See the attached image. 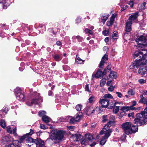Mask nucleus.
Segmentation results:
<instances>
[{"label": "nucleus", "mask_w": 147, "mask_h": 147, "mask_svg": "<svg viewBox=\"0 0 147 147\" xmlns=\"http://www.w3.org/2000/svg\"><path fill=\"white\" fill-rule=\"evenodd\" d=\"M133 59H136L133 65L134 67L146 64L147 63V51L142 50L135 51L133 55Z\"/></svg>", "instance_id": "f257e3e1"}, {"label": "nucleus", "mask_w": 147, "mask_h": 147, "mask_svg": "<svg viewBox=\"0 0 147 147\" xmlns=\"http://www.w3.org/2000/svg\"><path fill=\"white\" fill-rule=\"evenodd\" d=\"M144 111L141 113H138L136 115V117L134 119L135 123L138 125H142L147 123V107Z\"/></svg>", "instance_id": "f03ea898"}, {"label": "nucleus", "mask_w": 147, "mask_h": 147, "mask_svg": "<svg viewBox=\"0 0 147 147\" xmlns=\"http://www.w3.org/2000/svg\"><path fill=\"white\" fill-rule=\"evenodd\" d=\"M43 100V98L40 96V94L34 92L32 94L31 100L27 101L26 103L28 105L31 106L33 104L38 105L40 102H42Z\"/></svg>", "instance_id": "7ed1b4c3"}, {"label": "nucleus", "mask_w": 147, "mask_h": 147, "mask_svg": "<svg viewBox=\"0 0 147 147\" xmlns=\"http://www.w3.org/2000/svg\"><path fill=\"white\" fill-rule=\"evenodd\" d=\"M65 133L63 131L59 130L57 131L56 130H53L50 134V139L52 140H61L64 137Z\"/></svg>", "instance_id": "20e7f679"}, {"label": "nucleus", "mask_w": 147, "mask_h": 147, "mask_svg": "<svg viewBox=\"0 0 147 147\" xmlns=\"http://www.w3.org/2000/svg\"><path fill=\"white\" fill-rule=\"evenodd\" d=\"M15 94L18 100L24 101L25 100V96L23 92L19 87L16 88L15 90Z\"/></svg>", "instance_id": "39448f33"}, {"label": "nucleus", "mask_w": 147, "mask_h": 147, "mask_svg": "<svg viewBox=\"0 0 147 147\" xmlns=\"http://www.w3.org/2000/svg\"><path fill=\"white\" fill-rule=\"evenodd\" d=\"M131 126V123L129 122H126L123 123L121 125L122 128L123 129L124 133L127 135L129 134L131 131L129 130Z\"/></svg>", "instance_id": "423d86ee"}, {"label": "nucleus", "mask_w": 147, "mask_h": 147, "mask_svg": "<svg viewBox=\"0 0 147 147\" xmlns=\"http://www.w3.org/2000/svg\"><path fill=\"white\" fill-rule=\"evenodd\" d=\"M112 125V124L108 122L107 124L105 125L103 129L100 131V134L102 135L103 134H107L108 132L110 133V135L112 131L111 130L109 129V128L111 125Z\"/></svg>", "instance_id": "0eeeda50"}, {"label": "nucleus", "mask_w": 147, "mask_h": 147, "mask_svg": "<svg viewBox=\"0 0 147 147\" xmlns=\"http://www.w3.org/2000/svg\"><path fill=\"white\" fill-rule=\"evenodd\" d=\"M146 38L144 36L141 35L136 38V41L138 45L144 46L146 45Z\"/></svg>", "instance_id": "6e6552de"}, {"label": "nucleus", "mask_w": 147, "mask_h": 147, "mask_svg": "<svg viewBox=\"0 0 147 147\" xmlns=\"http://www.w3.org/2000/svg\"><path fill=\"white\" fill-rule=\"evenodd\" d=\"M82 115V113L81 112H79L77 113L74 118H72L70 120V123H73L75 121H79L80 120Z\"/></svg>", "instance_id": "1a4fd4ad"}, {"label": "nucleus", "mask_w": 147, "mask_h": 147, "mask_svg": "<svg viewBox=\"0 0 147 147\" xmlns=\"http://www.w3.org/2000/svg\"><path fill=\"white\" fill-rule=\"evenodd\" d=\"M13 140V139L9 135L5 136L2 138V143L5 144L6 142H11Z\"/></svg>", "instance_id": "9d476101"}, {"label": "nucleus", "mask_w": 147, "mask_h": 147, "mask_svg": "<svg viewBox=\"0 0 147 147\" xmlns=\"http://www.w3.org/2000/svg\"><path fill=\"white\" fill-rule=\"evenodd\" d=\"M95 111V109L92 106L87 107L84 109V112L88 115L93 113Z\"/></svg>", "instance_id": "9b49d317"}, {"label": "nucleus", "mask_w": 147, "mask_h": 147, "mask_svg": "<svg viewBox=\"0 0 147 147\" xmlns=\"http://www.w3.org/2000/svg\"><path fill=\"white\" fill-rule=\"evenodd\" d=\"M109 100L105 98L100 99L99 101V103L101 104L102 107L107 108L109 105Z\"/></svg>", "instance_id": "f8f14e48"}, {"label": "nucleus", "mask_w": 147, "mask_h": 147, "mask_svg": "<svg viewBox=\"0 0 147 147\" xmlns=\"http://www.w3.org/2000/svg\"><path fill=\"white\" fill-rule=\"evenodd\" d=\"M118 103V102H112V103L111 104V108H113V113L116 114L118 113L119 110V107L118 106H115V105L117 104Z\"/></svg>", "instance_id": "ddd939ff"}, {"label": "nucleus", "mask_w": 147, "mask_h": 147, "mask_svg": "<svg viewBox=\"0 0 147 147\" xmlns=\"http://www.w3.org/2000/svg\"><path fill=\"white\" fill-rule=\"evenodd\" d=\"M33 130L32 129H30V132L26 135L21 136L19 139L18 141L20 142V143H22L25 138H26V136L28 135L31 136L33 133Z\"/></svg>", "instance_id": "4468645a"}, {"label": "nucleus", "mask_w": 147, "mask_h": 147, "mask_svg": "<svg viewBox=\"0 0 147 147\" xmlns=\"http://www.w3.org/2000/svg\"><path fill=\"white\" fill-rule=\"evenodd\" d=\"M110 136V133L108 132L107 134H105L100 142V144L101 145H104L107 141V138Z\"/></svg>", "instance_id": "2eb2a0df"}, {"label": "nucleus", "mask_w": 147, "mask_h": 147, "mask_svg": "<svg viewBox=\"0 0 147 147\" xmlns=\"http://www.w3.org/2000/svg\"><path fill=\"white\" fill-rule=\"evenodd\" d=\"M108 59V55L106 54L105 55L102 59L99 65V67L100 68H102L103 67L104 64L106 62V61Z\"/></svg>", "instance_id": "dca6fc26"}, {"label": "nucleus", "mask_w": 147, "mask_h": 147, "mask_svg": "<svg viewBox=\"0 0 147 147\" xmlns=\"http://www.w3.org/2000/svg\"><path fill=\"white\" fill-rule=\"evenodd\" d=\"M106 72H103L102 71L100 70H98L95 74H92V76H94L95 78H100L102 77L103 76L105 75Z\"/></svg>", "instance_id": "f3484780"}, {"label": "nucleus", "mask_w": 147, "mask_h": 147, "mask_svg": "<svg viewBox=\"0 0 147 147\" xmlns=\"http://www.w3.org/2000/svg\"><path fill=\"white\" fill-rule=\"evenodd\" d=\"M7 131L9 133L13 134L15 136H16L17 135L16 132V127L14 129H13L10 126H8L7 127Z\"/></svg>", "instance_id": "a211bd4d"}, {"label": "nucleus", "mask_w": 147, "mask_h": 147, "mask_svg": "<svg viewBox=\"0 0 147 147\" xmlns=\"http://www.w3.org/2000/svg\"><path fill=\"white\" fill-rule=\"evenodd\" d=\"M138 16V13L136 12L134 14L131 15L130 16L129 19V21L131 22L132 23V22H135Z\"/></svg>", "instance_id": "6ab92c4d"}, {"label": "nucleus", "mask_w": 147, "mask_h": 147, "mask_svg": "<svg viewBox=\"0 0 147 147\" xmlns=\"http://www.w3.org/2000/svg\"><path fill=\"white\" fill-rule=\"evenodd\" d=\"M34 143L36 145H39L40 147H44L45 145V142L44 141H42L41 139H35Z\"/></svg>", "instance_id": "aec40b11"}, {"label": "nucleus", "mask_w": 147, "mask_h": 147, "mask_svg": "<svg viewBox=\"0 0 147 147\" xmlns=\"http://www.w3.org/2000/svg\"><path fill=\"white\" fill-rule=\"evenodd\" d=\"M132 23L131 22L127 21L126 22L125 26V31L127 32H129L131 30V27Z\"/></svg>", "instance_id": "412c9836"}, {"label": "nucleus", "mask_w": 147, "mask_h": 147, "mask_svg": "<svg viewBox=\"0 0 147 147\" xmlns=\"http://www.w3.org/2000/svg\"><path fill=\"white\" fill-rule=\"evenodd\" d=\"M138 128L137 125H134L131 124V128L129 129V130L131 131H130L131 132H130L129 134L135 133L138 131Z\"/></svg>", "instance_id": "4be33fe9"}, {"label": "nucleus", "mask_w": 147, "mask_h": 147, "mask_svg": "<svg viewBox=\"0 0 147 147\" xmlns=\"http://www.w3.org/2000/svg\"><path fill=\"white\" fill-rule=\"evenodd\" d=\"M82 137L81 135L80 134H76L73 135L71 138H73L75 141H78L81 139Z\"/></svg>", "instance_id": "5701e85b"}, {"label": "nucleus", "mask_w": 147, "mask_h": 147, "mask_svg": "<svg viewBox=\"0 0 147 147\" xmlns=\"http://www.w3.org/2000/svg\"><path fill=\"white\" fill-rule=\"evenodd\" d=\"M109 17V15L107 14H104L101 17L100 21L102 22L103 24H104L106 21L108 19Z\"/></svg>", "instance_id": "b1692460"}, {"label": "nucleus", "mask_w": 147, "mask_h": 147, "mask_svg": "<svg viewBox=\"0 0 147 147\" xmlns=\"http://www.w3.org/2000/svg\"><path fill=\"white\" fill-rule=\"evenodd\" d=\"M85 137L88 142H91V140L94 139V137L91 134H87L86 135Z\"/></svg>", "instance_id": "393cba45"}, {"label": "nucleus", "mask_w": 147, "mask_h": 147, "mask_svg": "<svg viewBox=\"0 0 147 147\" xmlns=\"http://www.w3.org/2000/svg\"><path fill=\"white\" fill-rule=\"evenodd\" d=\"M133 107L132 106H130L129 107L128 106H125L122 107L120 109V110L123 112H126L128 111L130 109L133 110L134 109L133 108Z\"/></svg>", "instance_id": "a878e982"}, {"label": "nucleus", "mask_w": 147, "mask_h": 147, "mask_svg": "<svg viewBox=\"0 0 147 147\" xmlns=\"http://www.w3.org/2000/svg\"><path fill=\"white\" fill-rule=\"evenodd\" d=\"M42 119V121L46 123L49 122L51 120V119L50 117L46 115L43 116Z\"/></svg>", "instance_id": "bb28decb"}, {"label": "nucleus", "mask_w": 147, "mask_h": 147, "mask_svg": "<svg viewBox=\"0 0 147 147\" xmlns=\"http://www.w3.org/2000/svg\"><path fill=\"white\" fill-rule=\"evenodd\" d=\"M146 72L145 67L144 68L143 67H141L138 71V73L141 75H144Z\"/></svg>", "instance_id": "cd10ccee"}, {"label": "nucleus", "mask_w": 147, "mask_h": 147, "mask_svg": "<svg viewBox=\"0 0 147 147\" xmlns=\"http://www.w3.org/2000/svg\"><path fill=\"white\" fill-rule=\"evenodd\" d=\"M109 77L111 78H116L117 77V74L115 72L112 71L109 74Z\"/></svg>", "instance_id": "c85d7f7f"}, {"label": "nucleus", "mask_w": 147, "mask_h": 147, "mask_svg": "<svg viewBox=\"0 0 147 147\" xmlns=\"http://www.w3.org/2000/svg\"><path fill=\"white\" fill-rule=\"evenodd\" d=\"M12 142L15 145V147H20L21 146V144L20 142L18 140H13Z\"/></svg>", "instance_id": "c756f323"}, {"label": "nucleus", "mask_w": 147, "mask_h": 147, "mask_svg": "<svg viewBox=\"0 0 147 147\" xmlns=\"http://www.w3.org/2000/svg\"><path fill=\"white\" fill-rule=\"evenodd\" d=\"M53 58L56 61H59L62 59L61 56L57 54H55Z\"/></svg>", "instance_id": "7c9ffc66"}, {"label": "nucleus", "mask_w": 147, "mask_h": 147, "mask_svg": "<svg viewBox=\"0 0 147 147\" xmlns=\"http://www.w3.org/2000/svg\"><path fill=\"white\" fill-rule=\"evenodd\" d=\"M115 119V117L113 115H111L109 117V121L108 122L110 123L113 124L114 123V120Z\"/></svg>", "instance_id": "2f4dec72"}, {"label": "nucleus", "mask_w": 147, "mask_h": 147, "mask_svg": "<svg viewBox=\"0 0 147 147\" xmlns=\"http://www.w3.org/2000/svg\"><path fill=\"white\" fill-rule=\"evenodd\" d=\"M76 61L78 64H82L84 62V60H82L80 57H78L77 56L76 58Z\"/></svg>", "instance_id": "473e14b6"}, {"label": "nucleus", "mask_w": 147, "mask_h": 147, "mask_svg": "<svg viewBox=\"0 0 147 147\" xmlns=\"http://www.w3.org/2000/svg\"><path fill=\"white\" fill-rule=\"evenodd\" d=\"M0 125L1 127L3 128H5L6 127L5 122L3 120H1Z\"/></svg>", "instance_id": "72a5a7b5"}, {"label": "nucleus", "mask_w": 147, "mask_h": 147, "mask_svg": "<svg viewBox=\"0 0 147 147\" xmlns=\"http://www.w3.org/2000/svg\"><path fill=\"white\" fill-rule=\"evenodd\" d=\"M35 140L33 139L32 138L29 137L27 138L26 139V142L27 143H34Z\"/></svg>", "instance_id": "f704fd0d"}, {"label": "nucleus", "mask_w": 147, "mask_h": 147, "mask_svg": "<svg viewBox=\"0 0 147 147\" xmlns=\"http://www.w3.org/2000/svg\"><path fill=\"white\" fill-rule=\"evenodd\" d=\"M72 39H77L78 40V41L79 42H81L82 41V37L79 36H73L72 37Z\"/></svg>", "instance_id": "c9c22d12"}, {"label": "nucleus", "mask_w": 147, "mask_h": 147, "mask_svg": "<svg viewBox=\"0 0 147 147\" xmlns=\"http://www.w3.org/2000/svg\"><path fill=\"white\" fill-rule=\"evenodd\" d=\"M141 99L140 100L139 102L143 103L145 104L146 102V99L143 97V95H141L140 96Z\"/></svg>", "instance_id": "e433bc0d"}, {"label": "nucleus", "mask_w": 147, "mask_h": 147, "mask_svg": "<svg viewBox=\"0 0 147 147\" xmlns=\"http://www.w3.org/2000/svg\"><path fill=\"white\" fill-rule=\"evenodd\" d=\"M127 93L129 95L133 96L135 94V92L134 90L130 89L128 91Z\"/></svg>", "instance_id": "4c0bfd02"}, {"label": "nucleus", "mask_w": 147, "mask_h": 147, "mask_svg": "<svg viewBox=\"0 0 147 147\" xmlns=\"http://www.w3.org/2000/svg\"><path fill=\"white\" fill-rule=\"evenodd\" d=\"M103 97L104 98H113V96L110 94H105L103 96Z\"/></svg>", "instance_id": "58836bf2"}, {"label": "nucleus", "mask_w": 147, "mask_h": 147, "mask_svg": "<svg viewBox=\"0 0 147 147\" xmlns=\"http://www.w3.org/2000/svg\"><path fill=\"white\" fill-rule=\"evenodd\" d=\"M118 36V32L116 31H114L112 34V37L113 39H115V38L117 37Z\"/></svg>", "instance_id": "ea45409f"}, {"label": "nucleus", "mask_w": 147, "mask_h": 147, "mask_svg": "<svg viewBox=\"0 0 147 147\" xmlns=\"http://www.w3.org/2000/svg\"><path fill=\"white\" fill-rule=\"evenodd\" d=\"M84 31L86 34H90L91 35H92V31L87 28H86L84 30Z\"/></svg>", "instance_id": "a19ab883"}, {"label": "nucleus", "mask_w": 147, "mask_h": 147, "mask_svg": "<svg viewBox=\"0 0 147 147\" xmlns=\"http://www.w3.org/2000/svg\"><path fill=\"white\" fill-rule=\"evenodd\" d=\"M82 108V106L80 104L77 105L76 107V110L78 111H80Z\"/></svg>", "instance_id": "79ce46f5"}, {"label": "nucleus", "mask_w": 147, "mask_h": 147, "mask_svg": "<svg viewBox=\"0 0 147 147\" xmlns=\"http://www.w3.org/2000/svg\"><path fill=\"white\" fill-rule=\"evenodd\" d=\"M106 79L105 78L102 79L100 81V85L101 86H104L105 83Z\"/></svg>", "instance_id": "37998d69"}, {"label": "nucleus", "mask_w": 147, "mask_h": 147, "mask_svg": "<svg viewBox=\"0 0 147 147\" xmlns=\"http://www.w3.org/2000/svg\"><path fill=\"white\" fill-rule=\"evenodd\" d=\"M46 112L45 111H40L39 112V115L40 116L42 117L43 116L45 115L46 114Z\"/></svg>", "instance_id": "c03bdc74"}, {"label": "nucleus", "mask_w": 147, "mask_h": 147, "mask_svg": "<svg viewBox=\"0 0 147 147\" xmlns=\"http://www.w3.org/2000/svg\"><path fill=\"white\" fill-rule=\"evenodd\" d=\"M138 82L141 84H143L146 83V80L143 79H141L139 80Z\"/></svg>", "instance_id": "a18cd8bd"}, {"label": "nucleus", "mask_w": 147, "mask_h": 147, "mask_svg": "<svg viewBox=\"0 0 147 147\" xmlns=\"http://www.w3.org/2000/svg\"><path fill=\"white\" fill-rule=\"evenodd\" d=\"M3 8L4 9H6L7 8V7L9 6V3L8 2H5L3 4Z\"/></svg>", "instance_id": "49530a36"}, {"label": "nucleus", "mask_w": 147, "mask_h": 147, "mask_svg": "<svg viewBox=\"0 0 147 147\" xmlns=\"http://www.w3.org/2000/svg\"><path fill=\"white\" fill-rule=\"evenodd\" d=\"M94 97L93 96H91L89 99V102L90 103H92L94 102Z\"/></svg>", "instance_id": "de8ad7c7"}, {"label": "nucleus", "mask_w": 147, "mask_h": 147, "mask_svg": "<svg viewBox=\"0 0 147 147\" xmlns=\"http://www.w3.org/2000/svg\"><path fill=\"white\" fill-rule=\"evenodd\" d=\"M102 122H105L108 120L107 116V115H103L102 116Z\"/></svg>", "instance_id": "09e8293b"}, {"label": "nucleus", "mask_w": 147, "mask_h": 147, "mask_svg": "<svg viewBox=\"0 0 147 147\" xmlns=\"http://www.w3.org/2000/svg\"><path fill=\"white\" fill-rule=\"evenodd\" d=\"M85 90L86 91H87L89 92H90V91L89 89V86L88 84H86V85L85 86Z\"/></svg>", "instance_id": "8fccbe9b"}, {"label": "nucleus", "mask_w": 147, "mask_h": 147, "mask_svg": "<svg viewBox=\"0 0 147 147\" xmlns=\"http://www.w3.org/2000/svg\"><path fill=\"white\" fill-rule=\"evenodd\" d=\"M87 142H88V141L86 139H85L82 140L81 142V143L82 145H86V144H87Z\"/></svg>", "instance_id": "3c124183"}, {"label": "nucleus", "mask_w": 147, "mask_h": 147, "mask_svg": "<svg viewBox=\"0 0 147 147\" xmlns=\"http://www.w3.org/2000/svg\"><path fill=\"white\" fill-rule=\"evenodd\" d=\"M146 5V3L144 2L141 5V9L142 10H144L145 9V5Z\"/></svg>", "instance_id": "603ef678"}, {"label": "nucleus", "mask_w": 147, "mask_h": 147, "mask_svg": "<svg viewBox=\"0 0 147 147\" xmlns=\"http://www.w3.org/2000/svg\"><path fill=\"white\" fill-rule=\"evenodd\" d=\"M115 87L112 86H111L108 88V90L110 92L113 91Z\"/></svg>", "instance_id": "864d4df0"}, {"label": "nucleus", "mask_w": 147, "mask_h": 147, "mask_svg": "<svg viewBox=\"0 0 147 147\" xmlns=\"http://www.w3.org/2000/svg\"><path fill=\"white\" fill-rule=\"evenodd\" d=\"M102 33L105 36H107L109 35V31L107 30H105L103 31Z\"/></svg>", "instance_id": "5fc2aeb1"}, {"label": "nucleus", "mask_w": 147, "mask_h": 147, "mask_svg": "<svg viewBox=\"0 0 147 147\" xmlns=\"http://www.w3.org/2000/svg\"><path fill=\"white\" fill-rule=\"evenodd\" d=\"M116 93L117 94V96L119 98H121L123 96L122 94L120 92H116Z\"/></svg>", "instance_id": "6e6d98bb"}, {"label": "nucleus", "mask_w": 147, "mask_h": 147, "mask_svg": "<svg viewBox=\"0 0 147 147\" xmlns=\"http://www.w3.org/2000/svg\"><path fill=\"white\" fill-rule=\"evenodd\" d=\"M134 113L132 112L129 113L128 115V117H132L133 118L134 117Z\"/></svg>", "instance_id": "4d7b16f0"}, {"label": "nucleus", "mask_w": 147, "mask_h": 147, "mask_svg": "<svg viewBox=\"0 0 147 147\" xmlns=\"http://www.w3.org/2000/svg\"><path fill=\"white\" fill-rule=\"evenodd\" d=\"M40 128L41 129H46L47 128V127L46 126H45L43 124H40Z\"/></svg>", "instance_id": "13d9d810"}, {"label": "nucleus", "mask_w": 147, "mask_h": 147, "mask_svg": "<svg viewBox=\"0 0 147 147\" xmlns=\"http://www.w3.org/2000/svg\"><path fill=\"white\" fill-rule=\"evenodd\" d=\"M6 147H15V145L12 142V143L6 146Z\"/></svg>", "instance_id": "bf43d9fd"}, {"label": "nucleus", "mask_w": 147, "mask_h": 147, "mask_svg": "<svg viewBox=\"0 0 147 147\" xmlns=\"http://www.w3.org/2000/svg\"><path fill=\"white\" fill-rule=\"evenodd\" d=\"M128 4L130 5L131 7H132L134 5L133 1H130Z\"/></svg>", "instance_id": "052dcab7"}, {"label": "nucleus", "mask_w": 147, "mask_h": 147, "mask_svg": "<svg viewBox=\"0 0 147 147\" xmlns=\"http://www.w3.org/2000/svg\"><path fill=\"white\" fill-rule=\"evenodd\" d=\"M81 21V19L80 18H78L76 20V23H78Z\"/></svg>", "instance_id": "680f3d73"}, {"label": "nucleus", "mask_w": 147, "mask_h": 147, "mask_svg": "<svg viewBox=\"0 0 147 147\" xmlns=\"http://www.w3.org/2000/svg\"><path fill=\"white\" fill-rule=\"evenodd\" d=\"M96 110L98 112H100L102 111L101 108L100 107H96Z\"/></svg>", "instance_id": "e2e57ef3"}, {"label": "nucleus", "mask_w": 147, "mask_h": 147, "mask_svg": "<svg viewBox=\"0 0 147 147\" xmlns=\"http://www.w3.org/2000/svg\"><path fill=\"white\" fill-rule=\"evenodd\" d=\"M68 129L71 130H73L74 129V127L73 126H67Z\"/></svg>", "instance_id": "0e129e2a"}, {"label": "nucleus", "mask_w": 147, "mask_h": 147, "mask_svg": "<svg viewBox=\"0 0 147 147\" xmlns=\"http://www.w3.org/2000/svg\"><path fill=\"white\" fill-rule=\"evenodd\" d=\"M112 81L111 80L107 81V84L108 86H111L112 84Z\"/></svg>", "instance_id": "69168bd1"}, {"label": "nucleus", "mask_w": 147, "mask_h": 147, "mask_svg": "<svg viewBox=\"0 0 147 147\" xmlns=\"http://www.w3.org/2000/svg\"><path fill=\"white\" fill-rule=\"evenodd\" d=\"M127 7V6L125 5V6H124L121 9V11H123L124 10H125Z\"/></svg>", "instance_id": "338daca9"}, {"label": "nucleus", "mask_w": 147, "mask_h": 147, "mask_svg": "<svg viewBox=\"0 0 147 147\" xmlns=\"http://www.w3.org/2000/svg\"><path fill=\"white\" fill-rule=\"evenodd\" d=\"M114 19H114L113 18H112L111 17V19H110V20L109 21L110 22L113 24V22L114 21Z\"/></svg>", "instance_id": "774afa93"}]
</instances>
